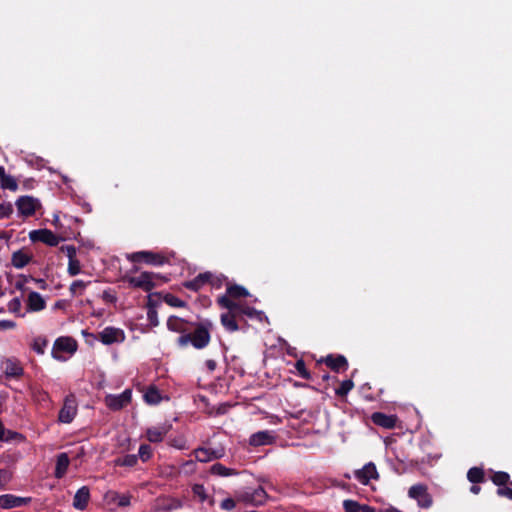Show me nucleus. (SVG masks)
Here are the masks:
<instances>
[{"mask_svg": "<svg viewBox=\"0 0 512 512\" xmlns=\"http://www.w3.org/2000/svg\"><path fill=\"white\" fill-rule=\"evenodd\" d=\"M194 331L179 336L176 339V344L180 348H186L191 344L195 349L201 350L207 347L211 341L210 330L212 323L208 320L199 323H191Z\"/></svg>", "mask_w": 512, "mask_h": 512, "instance_id": "1", "label": "nucleus"}, {"mask_svg": "<svg viewBox=\"0 0 512 512\" xmlns=\"http://www.w3.org/2000/svg\"><path fill=\"white\" fill-rule=\"evenodd\" d=\"M124 281L132 288L150 292L157 287L160 282H167L168 278L158 273L144 271L138 276H125Z\"/></svg>", "mask_w": 512, "mask_h": 512, "instance_id": "2", "label": "nucleus"}, {"mask_svg": "<svg viewBox=\"0 0 512 512\" xmlns=\"http://www.w3.org/2000/svg\"><path fill=\"white\" fill-rule=\"evenodd\" d=\"M127 259L133 263L144 262L152 266H162L168 262V258L161 253L153 251H138L127 256Z\"/></svg>", "mask_w": 512, "mask_h": 512, "instance_id": "3", "label": "nucleus"}, {"mask_svg": "<svg viewBox=\"0 0 512 512\" xmlns=\"http://www.w3.org/2000/svg\"><path fill=\"white\" fill-rule=\"evenodd\" d=\"M490 479L493 484L498 487L496 490L497 496L507 498L512 501V488L507 486H512L509 473L505 471H496L492 473Z\"/></svg>", "mask_w": 512, "mask_h": 512, "instance_id": "4", "label": "nucleus"}, {"mask_svg": "<svg viewBox=\"0 0 512 512\" xmlns=\"http://www.w3.org/2000/svg\"><path fill=\"white\" fill-rule=\"evenodd\" d=\"M29 239L32 242H41L50 247H56L61 241L65 240L64 237L56 235L49 229H36L29 232Z\"/></svg>", "mask_w": 512, "mask_h": 512, "instance_id": "5", "label": "nucleus"}, {"mask_svg": "<svg viewBox=\"0 0 512 512\" xmlns=\"http://www.w3.org/2000/svg\"><path fill=\"white\" fill-rule=\"evenodd\" d=\"M217 303L222 308H226V309H228L230 311H236L237 314L238 313L244 314V315H246V316H248L250 318L257 317V316H259L262 313L260 311H257L253 307L242 306V305L234 302L233 300L229 299L227 296H220V297H218Z\"/></svg>", "mask_w": 512, "mask_h": 512, "instance_id": "6", "label": "nucleus"}, {"mask_svg": "<svg viewBox=\"0 0 512 512\" xmlns=\"http://www.w3.org/2000/svg\"><path fill=\"white\" fill-rule=\"evenodd\" d=\"M408 496L417 501L421 508L428 509L432 506L433 500L427 491V486L423 484H416L409 488Z\"/></svg>", "mask_w": 512, "mask_h": 512, "instance_id": "7", "label": "nucleus"}, {"mask_svg": "<svg viewBox=\"0 0 512 512\" xmlns=\"http://www.w3.org/2000/svg\"><path fill=\"white\" fill-rule=\"evenodd\" d=\"M77 414V402L73 394L65 397L62 408L59 411L58 420L61 423H71Z\"/></svg>", "mask_w": 512, "mask_h": 512, "instance_id": "8", "label": "nucleus"}, {"mask_svg": "<svg viewBox=\"0 0 512 512\" xmlns=\"http://www.w3.org/2000/svg\"><path fill=\"white\" fill-rule=\"evenodd\" d=\"M132 399V391L125 389L118 395L109 394L105 397V404L112 411H119L126 407Z\"/></svg>", "mask_w": 512, "mask_h": 512, "instance_id": "9", "label": "nucleus"}, {"mask_svg": "<svg viewBox=\"0 0 512 512\" xmlns=\"http://www.w3.org/2000/svg\"><path fill=\"white\" fill-rule=\"evenodd\" d=\"M98 339L104 345H111L114 343H122L125 340V333L122 329L108 326L104 328L99 334Z\"/></svg>", "mask_w": 512, "mask_h": 512, "instance_id": "10", "label": "nucleus"}, {"mask_svg": "<svg viewBox=\"0 0 512 512\" xmlns=\"http://www.w3.org/2000/svg\"><path fill=\"white\" fill-rule=\"evenodd\" d=\"M19 214L24 217H30L35 214L40 203L32 196H21L16 201Z\"/></svg>", "mask_w": 512, "mask_h": 512, "instance_id": "11", "label": "nucleus"}, {"mask_svg": "<svg viewBox=\"0 0 512 512\" xmlns=\"http://www.w3.org/2000/svg\"><path fill=\"white\" fill-rule=\"evenodd\" d=\"M267 498L268 495L266 491L261 486H259L252 492H245L241 496L240 500L243 501L245 504L257 507L263 505L266 502Z\"/></svg>", "mask_w": 512, "mask_h": 512, "instance_id": "12", "label": "nucleus"}, {"mask_svg": "<svg viewBox=\"0 0 512 512\" xmlns=\"http://www.w3.org/2000/svg\"><path fill=\"white\" fill-rule=\"evenodd\" d=\"M320 362H324L327 365V367H329L332 371L336 373L346 371L349 366L346 357L340 354H329L325 358L321 359Z\"/></svg>", "mask_w": 512, "mask_h": 512, "instance_id": "13", "label": "nucleus"}, {"mask_svg": "<svg viewBox=\"0 0 512 512\" xmlns=\"http://www.w3.org/2000/svg\"><path fill=\"white\" fill-rule=\"evenodd\" d=\"M354 477L363 485H367L371 479H378L379 474L377 472L374 463L369 462L363 466V468L354 472Z\"/></svg>", "mask_w": 512, "mask_h": 512, "instance_id": "14", "label": "nucleus"}, {"mask_svg": "<svg viewBox=\"0 0 512 512\" xmlns=\"http://www.w3.org/2000/svg\"><path fill=\"white\" fill-rule=\"evenodd\" d=\"M213 280V274L209 271L204 273H199L194 279L185 281L183 283V286L186 289H189L191 291L197 292L199 291L204 285L208 284V282H212Z\"/></svg>", "mask_w": 512, "mask_h": 512, "instance_id": "15", "label": "nucleus"}, {"mask_svg": "<svg viewBox=\"0 0 512 512\" xmlns=\"http://www.w3.org/2000/svg\"><path fill=\"white\" fill-rule=\"evenodd\" d=\"M31 498L19 497L13 494H4L0 496V507L3 509H11L27 505Z\"/></svg>", "mask_w": 512, "mask_h": 512, "instance_id": "16", "label": "nucleus"}, {"mask_svg": "<svg viewBox=\"0 0 512 512\" xmlns=\"http://www.w3.org/2000/svg\"><path fill=\"white\" fill-rule=\"evenodd\" d=\"M33 259V254L26 248L14 251L11 256V264L16 269H22L27 266Z\"/></svg>", "mask_w": 512, "mask_h": 512, "instance_id": "17", "label": "nucleus"}, {"mask_svg": "<svg viewBox=\"0 0 512 512\" xmlns=\"http://www.w3.org/2000/svg\"><path fill=\"white\" fill-rule=\"evenodd\" d=\"M372 422L382 428L385 429H393L396 427L397 416L396 415H387L382 412H374L371 415Z\"/></svg>", "mask_w": 512, "mask_h": 512, "instance_id": "18", "label": "nucleus"}, {"mask_svg": "<svg viewBox=\"0 0 512 512\" xmlns=\"http://www.w3.org/2000/svg\"><path fill=\"white\" fill-rule=\"evenodd\" d=\"M275 441V435L272 431L264 430L252 434L249 438V444L254 447L270 445Z\"/></svg>", "mask_w": 512, "mask_h": 512, "instance_id": "19", "label": "nucleus"}, {"mask_svg": "<svg viewBox=\"0 0 512 512\" xmlns=\"http://www.w3.org/2000/svg\"><path fill=\"white\" fill-rule=\"evenodd\" d=\"M195 458L199 462H209L215 459H220L223 456L222 450H215L210 448L199 447L193 451Z\"/></svg>", "mask_w": 512, "mask_h": 512, "instance_id": "20", "label": "nucleus"}, {"mask_svg": "<svg viewBox=\"0 0 512 512\" xmlns=\"http://www.w3.org/2000/svg\"><path fill=\"white\" fill-rule=\"evenodd\" d=\"M90 500V490L87 486H82L77 490L73 498V507L77 510L87 508Z\"/></svg>", "mask_w": 512, "mask_h": 512, "instance_id": "21", "label": "nucleus"}, {"mask_svg": "<svg viewBox=\"0 0 512 512\" xmlns=\"http://www.w3.org/2000/svg\"><path fill=\"white\" fill-rule=\"evenodd\" d=\"M77 349V342L71 337H59L55 340L53 350L74 353Z\"/></svg>", "mask_w": 512, "mask_h": 512, "instance_id": "22", "label": "nucleus"}, {"mask_svg": "<svg viewBox=\"0 0 512 512\" xmlns=\"http://www.w3.org/2000/svg\"><path fill=\"white\" fill-rule=\"evenodd\" d=\"M46 302L43 297L35 291H31L27 298V310L32 312H39L44 310Z\"/></svg>", "mask_w": 512, "mask_h": 512, "instance_id": "23", "label": "nucleus"}, {"mask_svg": "<svg viewBox=\"0 0 512 512\" xmlns=\"http://www.w3.org/2000/svg\"><path fill=\"white\" fill-rule=\"evenodd\" d=\"M237 312L228 310L227 313H223L221 315V324L225 328L226 331L232 333L239 330V325L237 322Z\"/></svg>", "mask_w": 512, "mask_h": 512, "instance_id": "24", "label": "nucleus"}, {"mask_svg": "<svg viewBox=\"0 0 512 512\" xmlns=\"http://www.w3.org/2000/svg\"><path fill=\"white\" fill-rule=\"evenodd\" d=\"M168 431L167 426L150 427L146 430V437L151 443H159L163 441Z\"/></svg>", "mask_w": 512, "mask_h": 512, "instance_id": "25", "label": "nucleus"}, {"mask_svg": "<svg viewBox=\"0 0 512 512\" xmlns=\"http://www.w3.org/2000/svg\"><path fill=\"white\" fill-rule=\"evenodd\" d=\"M69 464H70V459H69L68 455L66 453H60L57 456L54 476L57 479L63 478L65 476V474L67 473Z\"/></svg>", "mask_w": 512, "mask_h": 512, "instance_id": "26", "label": "nucleus"}, {"mask_svg": "<svg viewBox=\"0 0 512 512\" xmlns=\"http://www.w3.org/2000/svg\"><path fill=\"white\" fill-rule=\"evenodd\" d=\"M188 322L177 316H170L167 320V328L168 330L176 333H180L182 335L187 333L186 325Z\"/></svg>", "mask_w": 512, "mask_h": 512, "instance_id": "27", "label": "nucleus"}, {"mask_svg": "<svg viewBox=\"0 0 512 512\" xmlns=\"http://www.w3.org/2000/svg\"><path fill=\"white\" fill-rule=\"evenodd\" d=\"M106 500L109 503H114L118 507H127L131 503V495L129 494H119L115 491H109L106 494Z\"/></svg>", "mask_w": 512, "mask_h": 512, "instance_id": "28", "label": "nucleus"}, {"mask_svg": "<svg viewBox=\"0 0 512 512\" xmlns=\"http://www.w3.org/2000/svg\"><path fill=\"white\" fill-rule=\"evenodd\" d=\"M249 295V291L245 287L238 284H232L227 286L226 294L224 296H227L229 299L232 300L239 299L242 297H248Z\"/></svg>", "mask_w": 512, "mask_h": 512, "instance_id": "29", "label": "nucleus"}, {"mask_svg": "<svg viewBox=\"0 0 512 512\" xmlns=\"http://www.w3.org/2000/svg\"><path fill=\"white\" fill-rule=\"evenodd\" d=\"M143 398L147 404L157 405L161 402L162 396L155 385H150L145 391Z\"/></svg>", "mask_w": 512, "mask_h": 512, "instance_id": "30", "label": "nucleus"}, {"mask_svg": "<svg viewBox=\"0 0 512 512\" xmlns=\"http://www.w3.org/2000/svg\"><path fill=\"white\" fill-rule=\"evenodd\" d=\"M23 368L19 362L14 360H7L5 363V374L7 377L19 378L23 375Z\"/></svg>", "mask_w": 512, "mask_h": 512, "instance_id": "31", "label": "nucleus"}, {"mask_svg": "<svg viewBox=\"0 0 512 512\" xmlns=\"http://www.w3.org/2000/svg\"><path fill=\"white\" fill-rule=\"evenodd\" d=\"M467 479L472 484H479L486 481L484 469L481 467H471L467 472Z\"/></svg>", "mask_w": 512, "mask_h": 512, "instance_id": "32", "label": "nucleus"}, {"mask_svg": "<svg viewBox=\"0 0 512 512\" xmlns=\"http://www.w3.org/2000/svg\"><path fill=\"white\" fill-rule=\"evenodd\" d=\"M157 505L160 510L169 512L181 508L182 503L176 498H163L158 500Z\"/></svg>", "mask_w": 512, "mask_h": 512, "instance_id": "33", "label": "nucleus"}, {"mask_svg": "<svg viewBox=\"0 0 512 512\" xmlns=\"http://www.w3.org/2000/svg\"><path fill=\"white\" fill-rule=\"evenodd\" d=\"M138 462V456L135 454H127L123 457L115 459L114 463L120 467H134Z\"/></svg>", "mask_w": 512, "mask_h": 512, "instance_id": "34", "label": "nucleus"}, {"mask_svg": "<svg viewBox=\"0 0 512 512\" xmlns=\"http://www.w3.org/2000/svg\"><path fill=\"white\" fill-rule=\"evenodd\" d=\"M0 175L1 187L3 189L15 191L18 188L16 180L13 177L4 174V168H0Z\"/></svg>", "mask_w": 512, "mask_h": 512, "instance_id": "35", "label": "nucleus"}, {"mask_svg": "<svg viewBox=\"0 0 512 512\" xmlns=\"http://www.w3.org/2000/svg\"><path fill=\"white\" fill-rule=\"evenodd\" d=\"M211 473L214 475L227 477V476L235 475L237 472L231 468L224 466L221 463H215L211 467Z\"/></svg>", "mask_w": 512, "mask_h": 512, "instance_id": "36", "label": "nucleus"}, {"mask_svg": "<svg viewBox=\"0 0 512 512\" xmlns=\"http://www.w3.org/2000/svg\"><path fill=\"white\" fill-rule=\"evenodd\" d=\"M294 367L296 369V371L298 372V375L305 379V380H312L313 377L310 373V371L307 369L306 367V363L303 359H298L295 364H294Z\"/></svg>", "mask_w": 512, "mask_h": 512, "instance_id": "37", "label": "nucleus"}, {"mask_svg": "<svg viewBox=\"0 0 512 512\" xmlns=\"http://www.w3.org/2000/svg\"><path fill=\"white\" fill-rule=\"evenodd\" d=\"M354 388V382L351 379L344 380L340 386L335 390L338 397H345Z\"/></svg>", "mask_w": 512, "mask_h": 512, "instance_id": "38", "label": "nucleus"}, {"mask_svg": "<svg viewBox=\"0 0 512 512\" xmlns=\"http://www.w3.org/2000/svg\"><path fill=\"white\" fill-rule=\"evenodd\" d=\"M164 301L169 306L176 307V308H183V307H186V305H187L185 301L181 300L180 298H178L175 295L170 294V293H168L164 296Z\"/></svg>", "mask_w": 512, "mask_h": 512, "instance_id": "39", "label": "nucleus"}, {"mask_svg": "<svg viewBox=\"0 0 512 512\" xmlns=\"http://www.w3.org/2000/svg\"><path fill=\"white\" fill-rule=\"evenodd\" d=\"M67 272L70 276H76L81 272V264L76 256L69 258Z\"/></svg>", "mask_w": 512, "mask_h": 512, "instance_id": "40", "label": "nucleus"}, {"mask_svg": "<svg viewBox=\"0 0 512 512\" xmlns=\"http://www.w3.org/2000/svg\"><path fill=\"white\" fill-rule=\"evenodd\" d=\"M152 448L148 444H141L138 451V457L143 461L147 462L152 457Z\"/></svg>", "mask_w": 512, "mask_h": 512, "instance_id": "41", "label": "nucleus"}, {"mask_svg": "<svg viewBox=\"0 0 512 512\" xmlns=\"http://www.w3.org/2000/svg\"><path fill=\"white\" fill-rule=\"evenodd\" d=\"M345 512H361V504L355 500L346 499L343 501Z\"/></svg>", "mask_w": 512, "mask_h": 512, "instance_id": "42", "label": "nucleus"}, {"mask_svg": "<svg viewBox=\"0 0 512 512\" xmlns=\"http://www.w3.org/2000/svg\"><path fill=\"white\" fill-rule=\"evenodd\" d=\"M47 344L48 341L45 338L37 337L34 339L32 349L38 354H43Z\"/></svg>", "mask_w": 512, "mask_h": 512, "instance_id": "43", "label": "nucleus"}, {"mask_svg": "<svg viewBox=\"0 0 512 512\" xmlns=\"http://www.w3.org/2000/svg\"><path fill=\"white\" fill-rule=\"evenodd\" d=\"M192 492L195 496L199 498L200 502H204L208 498L205 487L202 484H195L192 487Z\"/></svg>", "mask_w": 512, "mask_h": 512, "instance_id": "44", "label": "nucleus"}, {"mask_svg": "<svg viewBox=\"0 0 512 512\" xmlns=\"http://www.w3.org/2000/svg\"><path fill=\"white\" fill-rule=\"evenodd\" d=\"M31 280L30 276L19 275L17 281L15 282V288L21 292L27 291L26 283Z\"/></svg>", "mask_w": 512, "mask_h": 512, "instance_id": "45", "label": "nucleus"}, {"mask_svg": "<svg viewBox=\"0 0 512 512\" xmlns=\"http://www.w3.org/2000/svg\"><path fill=\"white\" fill-rule=\"evenodd\" d=\"M13 213V206L11 203H0V219L8 218Z\"/></svg>", "mask_w": 512, "mask_h": 512, "instance_id": "46", "label": "nucleus"}, {"mask_svg": "<svg viewBox=\"0 0 512 512\" xmlns=\"http://www.w3.org/2000/svg\"><path fill=\"white\" fill-rule=\"evenodd\" d=\"M90 282H84L82 280H75L70 285L69 291L74 296L78 293V289L83 290Z\"/></svg>", "mask_w": 512, "mask_h": 512, "instance_id": "47", "label": "nucleus"}, {"mask_svg": "<svg viewBox=\"0 0 512 512\" xmlns=\"http://www.w3.org/2000/svg\"><path fill=\"white\" fill-rule=\"evenodd\" d=\"M21 301L19 298H13L9 304H8V309L10 312L12 313H15V314H19L20 311H21Z\"/></svg>", "mask_w": 512, "mask_h": 512, "instance_id": "48", "label": "nucleus"}, {"mask_svg": "<svg viewBox=\"0 0 512 512\" xmlns=\"http://www.w3.org/2000/svg\"><path fill=\"white\" fill-rule=\"evenodd\" d=\"M22 439H24L22 434L15 432V431H11V430H6V434L4 435V439L2 441L9 442V441H13V440H22Z\"/></svg>", "mask_w": 512, "mask_h": 512, "instance_id": "49", "label": "nucleus"}, {"mask_svg": "<svg viewBox=\"0 0 512 512\" xmlns=\"http://www.w3.org/2000/svg\"><path fill=\"white\" fill-rule=\"evenodd\" d=\"M221 509L231 511L236 507V501L233 498H226L220 504Z\"/></svg>", "mask_w": 512, "mask_h": 512, "instance_id": "50", "label": "nucleus"}, {"mask_svg": "<svg viewBox=\"0 0 512 512\" xmlns=\"http://www.w3.org/2000/svg\"><path fill=\"white\" fill-rule=\"evenodd\" d=\"M60 250L64 253H66V256L69 258H72L76 256V248L73 245H63L61 246Z\"/></svg>", "mask_w": 512, "mask_h": 512, "instance_id": "51", "label": "nucleus"}, {"mask_svg": "<svg viewBox=\"0 0 512 512\" xmlns=\"http://www.w3.org/2000/svg\"><path fill=\"white\" fill-rule=\"evenodd\" d=\"M16 327V323L12 320H0V330H8Z\"/></svg>", "mask_w": 512, "mask_h": 512, "instance_id": "52", "label": "nucleus"}, {"mask_svg": "<svg viewBox=\"0 0 512 512\" xmlns=\"http://www.w3.org/2000/svg\"><path fill=\"white\" fill-rule=\"evenodd\" d=\"M9 480V473L7 470L0 469V490L5 486Z\"/></svg>", "mask_w": 512, "mask_h": 512, "instance_id": "53", "label": "nucleus"}, {"mask_svg": "<svg viewBox=\"0 0 512 512\" xmlns=\"http://www.w3.org/2000/svg\"><path fill=\"white\" fill-rule=\"evenodd\" d=\"M205 365H206L207 369H208L210 372L215 371V369H216V367H217V363H216V361H215V360H213V359H208V360H206Z\"/></svg>", "mask_w": 512, "mask_h": 512, "instance_id": "54", "label": "nucleus"}, {"mask_svg": "<svg viewBox=\"0 0 512 512\" xmlns=\"http://www.w3.org/2000/svg\"><path fill=\"white\" fill-rule=\"evenodd\" d=\"M49 399H50V396L47 392H45V391L38 392V396H37L38 401H47Z\"/></svg>", "mask_w": 512, "mask_h": 512, "instance_id": "55", "label": "nucleus"}, {"mask_svg": "<svg viewBox=\"0 0 512 512\" xmlns=\"http://www.w3.org/2000/svg\"><path fill=\"white\" fill-rule=\"evenodd\" d=\"M361 512H378L374 507L367 504H361Z\"/></svg>", "mask_w": 512, "mask_h": 512, "instance_id": "56", "label": "nucleus"}, {"mask_svg": "<svg viewBox=\"0 0 512 512\" xmlns=\"http://www.w3.org/2000/svg\"><path fill=\"white\" fill-rule=\"evenodd\" d=\"M30 279H31L32 281H35V282L39 285V287H40L41 289H45V288H46V286H47V284H46L45 280H43V279H36V278H34L33 276H30Z\"/></svg>", "mask_w": 512, "mask_h": 512, "instance_id": "57", "label": "nucleus"}, {"mask_svg": "<svg viewBox=\"0 0 512 512\" xmlns=\"http://www.w3.org/2000/svg\"><path fill=\"white\" fill-rule=\"evenodd\" d=\"M208 284H211L213 287L220 288L221 287V279L219 277H216L213 275L212 282H208Z\"/></svg>", "mask_w": 512, "mask_h": 512, "instance_id": "58", "label": "nucleus"}, {"mask_svg": "<svg viewBox=\"0 0 512 512\" xmlns=\"http://www.w3.org/2000/svg\"><path fill=\"white\" fill-rule=\"evenodd\" d=\"M103 299L106 300L107 302H114L116 300L115 296L111 295L107 291L103 293Z\"/></svg>", "mask_w": 512, "mask_h": 512, "instance_id": "59", "label": "nucleus"}, {"mask_svg": "<svg viewBox=\"0 0 512 512\" xmlns=\"http://www.w3.org/2000/svg\"><path fill=\"white\" fill-rule=\"evenodd\" d=\"M378 512H402L394 506H389L387 508L379 509Z\"/></svg>", "mask_w": 512, "mask_h": 512, "instance_id": "60", "label": "nucleus"}, {"mask_svg": "<svg viewBox=\"0 0 512 512\" xmlns=\"http://www.w3.org/2000/svg\"><path fill=\"white\" fill-rule=\"evenodd\" d=\"M481 491V487L478 486L477 484H473L471 487H470V492L477 495L479 494Z\"/></svg>", "mask_w": 512, "mask_h": 512, "instance_id": "61", "label": "nucleus"}, {"mask_svg": "<svg viewBox=\"0 0 512 512\" xmlns=\"http://www.w3.org/2000/svg\"><path fill=\"white\" fill-rule=\"evenodd\" d=\"M5 434H6V429H5L2 421L0 420V440L4 439Z\"/></svg>", "mask_w": 512, "mask_h": 512, "instance_id": "62", "label": "nucleus"}, {"mask_svg": "<svg viewBox=\"0 0 512 512\" xmlns=\"http://www.w3.org/2000/svg\"><path fill=\"white\" fill-rule=\"evenodd\" d=\"M155 318H156V312L149 310L148 311V319L151 321V323H153V319H155Z\"/></svg>", "mask_w": 512, "mask_h": 512, "instance_id": "63", "label": "nucleus"}, {"mask_svg": "<svg viewBox=\"0 0 512 512\" xmlns=\"http://www.w3.org/2000/svg\"><path fill=\"white\" fill-rule=\"evenodd\" d=\"M53 225H54L56 228H59V227H60V219H59V216H57V215H55V216H54Z\"/></svg>", "mask_w": 512, "mask_h": 512, "instance_id": "64", "label": "nucleus"}]
</instances>
